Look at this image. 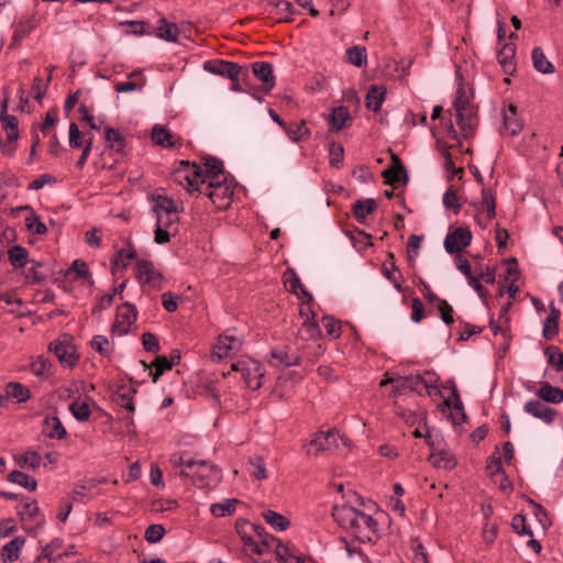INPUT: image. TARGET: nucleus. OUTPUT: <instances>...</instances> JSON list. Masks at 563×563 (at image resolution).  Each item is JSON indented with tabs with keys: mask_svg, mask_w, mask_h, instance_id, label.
<instances>
[{
	"mask_svg": "<svg viewBox=\"0 0 563 563\" xmlns=\"http://www.w3.org/2000/svg\"><path fill=\"white\" fill-rule=\"evenodd\" d=\"M351 122L352 117L349 112V109L344 106L334 108L328 118V123L330 125V130L332 131H341L349 126Z\"/></svg>",
	"mask_w": 563,
	"mask_h": 563,
	"instance_id": "a878e982",
	"label": "nucleus"
},
{
	"mask_svg": "<svg viewBox=\"0 0 563 563\" xmlns=\"http://www.w3.org/2000/svg\"><path fill=\"white\" fill-rule=\"evenodd\" d=\"M7 479L10 483L18 484L30 492L36 490L37 487V482L35 478L18 470L10 472L7 476Z\"/></svg>",
	"mask_w": 563,
	"mask_h": 563,
	"instance_id": "a19ab883",
	"label": "nucleus"
},
{
	"mask_svg": "<svg viewBox=\"0 0 563 563\" xmlns=\"http://www.w3.org/2000/svg\"><path fill=\"white\" fill-rule=\"evenodd\" d=\"M69 410L78 421H87L91 415L86 401L75 400L69 405Z\"/></svg>",
	"mask_w": 563,
	"mask_h": 563,
	"instance_id": "5fc2aeb1",
	"label": "nucleus"
},
{
	"mask_svg": "<svg viewBox=\"0 0 563 563\" xmlns=\"http://www.w3.org/2000/svg\"><path fill=\"white\" fill-rule=\"evenodd\" d=\"M453 106L455 110H463V108H475V106L471 102V99L467 96L465 88L462 85L457 88L455 92Z\"/></svg>",
	"mask_w": 563,
	"mask_h": 563,
	"instance_id": "69168bd1",
	"label": "nucleus"
},
{
	"mask_svg": "<svg viewBox=\"0 0 563 563\" xmlns=\"http://www.w3.org/2000/svg\"><path fill=\"white\" fill-rule=\"evenodd\" d=\"M455 113L463 137H472L478 124L477 108H463V110L456 109Z\"/></svg>",
	"mask_w": 563,
	"mask_h": 563,
	"instance_id": "2eb2a0df",
	"label": "nucleus"
},
{
	"mask_svg": "<svg viewBox=\"0 0 563 563\" xmlns=\"http://www.w3.org/2000/svg\"><path fill=\"white\" fill-rule=\"evenodd\" d=\"M155 200L156 203L153 207V211L156 216H161L162 213L178 212L176 203L167 196L158 195Z\"/></svg>",
	"mask_w": 563,
	"mask_h": 563,
	"instance_id": "3c124183",
	"label": "nucleus"
},
{
	"mask_svg": "<svg viewBox=\"0 0 563 563\" xmlns=\"http://www.w3.org/2000/svg\"><path fill=\"white\" fill-rule=\"evenodd\" d=\"M452 398H453V410L456 411V413H451V418L454 424H461L466 420V415L463 410V404L460 397V394L457 391V388L453 386L452 388Z\"/></svg>",
	"mask_w": 563,
	"mask_h": 563,
	"instance_id": "603ef678",
	"label": "nucleus"
},
{
	"mask_svg": "<svg viewBox=\"0 0 563 563\" xmlns=\"http://www.w3.org/2000/svg\"><path fill=\"white\" fill-rule=\"evenodd\" d=\"M15 464L22 470H37L42 463V456L35 451H26L14 456Z\"/></svg>",
	"mask_w": 563,
	"mask_h": 563,
	"instance_id": "f704fd0d",
	"label": "nucleus"
},
{
	"mask_svg": "<svg viewBox=\"0 0 563 563\" xmlns=\"http://www.w3.org/2000/svg\"><path fill=\"white\" fill-rule=\"evenodd\" d=\"M386 90L377 86H371L366 93V108L376 112L380 109L382 102L384 101Z\"/></svg>",
	"mask_w": 563,
	"mask_h": 563,
	"instance_id": "79ce46f5",
	"label": "nucleus"
},
{
	"mask_svg": "<svg viewBox=\"0 0 563 563\" xmlns=\"http://www.w3.org/2000/svg\"><path fill=\"white\" fill-rule=\"evenodd\" d=\"M25 544V538L18 536L11 541L5 543L0 552V556L3 563H13L19 560L20 552Z\"/></svg>",
	"mask_w": 563,
	"mask_h": 563,
	"instance_id": "b1692460",
	"label": "nucleus"
},
{
	"mask_svg": "<svg viewBox=\"0 0 563 563\" xmlns=\"http://www.w3.org/2000/svg\"><path fill=\"white\" fill-rule=\"evenodd\" d=\"M25 225L33 234L44 235L47 232V227L38 219L34 211L25 218Z\"/></svg>",
	"mask_w": 563,
	"mask_h": 563,
	"instance_id": "13d9d810",
	"label": "nucleus"
},
{
	"mask_svg": "<svg viewBox=\"0 0 563 563\" xmlns=\"http://www.w3.org/2000/svg\"><path fill=\"white\" fill-rule=\"evenodd\" d=\"M179 29L177 24L173 22H168L166 18H161L158 20V25L155 31V35L167 42H178L179 38Z\"/></svg>",
	"mask_w": 563,
	"mask_h": 563,
	"instance_id": "7c9ffc66",
	"label": "nucleus"
},
{
	"mask_svg": "<svg viewBox=\"0 0 563 563\" xmlns=\"http://www.w3.org/2000/svg\"><path fill=\"white\" fill-rule=\"evenodd\" d=\"M152 140L156 145L162 147L173 148L181 145V139L172 134L162 125H154L152 129Z\"/></svg>",
	"mask_w": 563,
	"mask_h": 563,
	"instance_id": "4be33fe9",
	"label": "nucleus"
},
{
	"mask_svg": "<svg viewBox=\"0 0 563 563\" xmlns=\"http://www.w3.org/2000/svg\"><path fill=\"white\" fill-rule=\"evenodd\" d=\"M523 128L521 119L518 117L517 106L509 103L508 111L504 113L503 126L500 133L509 135L518 134Z\"/></svg>",
	"mask_w": 563,
	"mask_h": 563,
	"instance_id": "412c9836",
	"label": "nucleus"
},
{
	"mask_svg": "<svg viewBox=\"0 0 563 563\" xmlns=\"http://www.w3.org/2000/svg\"><path fill=\"white\" fill-rule=\"evenodd\" d=\"M377 208V203L374 199H358L353 206V216L360 223H365L366 216L373 213Z\"/></svg>",
	"mask_w": 563,
	"mask_h": 563,
	"instance_id": "473e14b6",
	"label": "nucleus"
},
{
	"mask_svg": "<svg viewBox=\"0 0 563 563\" xmlns=\"http://www.w3.org/2000/svg\"><path fill=\"white\" fill-rule=\"evenodd\" d=\"M532 62L536 70L541 74H553L555 70L553 64L545 57L541 47L533 48Z\"/></svg>",
	"mask_w": 563,
	"mask_h": 563,
	"instance_id": "ea45409f",
	"label": "nucleus"
},
{
	"mask_svg": "<svg viewBox=\"0 0 563 563\" xmlns=\"http://www.w3.org/2000/svg\"><path fill=\"white\" fill-rule=\"evenodd\" d=\"M194 467L181 468L178 475L189 478L199 488L214 487L221 478L220 470L206 460H195Z\"/></svg>",
	"mask_w": 563,
	"mask_h": 563,
	"instance_id": "7ed1b4c3",
	"label": "nucleus"
},
{
	"mask_svg": "<svg viewBox=\"0 0 563 563\" xmlns=\"http://www.w3.org/2000/svg\"><path fill=\"white\" fill-rule=\"evenodd\" d=\"M43 433L51 439L62 440L67 432L57 416H48L43 421Z\"/></svg>",
	"mask_w": 563,
	"mask_h": 563,
	"instance_id": "c756f323",
	"label": "nucleus"
},
{
	"mask_svg": "<svg viewBox=\"0 0 563 563\" xmlns=\"http://www.w3.org/2000/svg\"><path fill=\"white\" fill-rule=\"evenodd\" d=\"M438 383V376L434 373L426 372L422 375H411L404 378L402 383L399 387H396L397 390H394V395L400 393L399 389L402 390H411L421 394V388L430 389L435 388Z\"/></svg>",
	"mask_w": 563,
	"mask_h": 563,
	"instance_id": "1a4fd4ad",
	"label": "nucleus"
},
{
	"mask_svg": "<svg viewBox=\"0 0 563 563\" xmlns=\"http://www.w3.org/2000/svg\"><path fill=\"white\" fill-rule=\"evenodd\" d=\"M137 278L145 284L154 287L161 288V283L163 280V276L159 272H157L154 267V264L151 261L142 260L136 263Z\"/></svg>",
	"mask_w": 563,
	"mask_h": 563,
	"instance_id": "a211bd4d",
	"label": "nucleus"
},
{
	"mask_svg": "<svg viewBox=\"0 0 563 563\" xmlns=\"http://www.w3.org/2000/svg\"><path fill=\"white\" fill-rule=\"evenodd\" d=\"M263 516L266 522L269 523L275 530L283 531L286 530L289 526V520L276 511L266 510Z\"/></svg>",
	"mask_w": 563,
	"mask_h": 563,
	"instance_id": "864d4df0",
	"label": "nucleus"
},
{
	"mask_svg": "<svg viewBox=\"0 0 563 563\" xmlns=\"http://www.w3.org/2000/svg\"><path fill=\"white\" fill-rule=\"evenodd\" d=\"M284 285L288 291L291 294L298 295V291L300 290L302 297L307 299V302L312 301V295L306 290L300 282V278L298 277L297 273L292 268H287L284 273Z\"/></svg>",
	"mask_w": 563,
	"mask_h": 563,
	"instance_id": "bb28decb",
	"label": "nucleus"
},
{
	"mask_svg": "<svg viewBox=\"0 0 563 563\" xmlns=\"http://www.w3.org/2000/svg\"><path fill=\"white\" fill-rule=\"evenodd\" d=\"M472 241V232L468 228L459 227L450 232L444 240V247L449 254L460 253Z\"/></svg>",
	"mask_w": 563,
	"mask_h": 563,
	"instance_id": "9b49d317",
	"label": "nucleus"
},
{
	"mask_svg": "<svg viewBox=\"0 0 563 563\" xmlns=\"http://www.w3.org/2000/svg\"><path fill=\"white\" fill-rule=\"evenodd\" d=\"M284 131L292 142H300L310 135V130L307 128L305 120L287 124Z\"/></svg>",
	"mask_w": 563,
	"mask_h": 563,
	"instance_id": "4c0bfd02",
	"label": "nucleus"
},
{
	"mask_svg": "<svg viewBox=\"0 0 563 563\" xmlns=\"http://www.w3.org/2000/svg\"><path fill=\"white\" fill-rule=\"evenodd\" d=\"M137 310L135 306L125 302L118 307L115 313V320L112 324V331L120 335L126 334L130 327L136 321Z\"/></svg>",
	"mask_w": 563,
	"mask_h": 563,
	"instance_id": "9d476101",
	"label": "nucleus"
},
{
	"mask_svg": "<svg viewBox=\"0 0 563 563\" xmlns=\"http://www.w3.org/2000/svg\"><path fill=\"white\" fill-rule=\"evenodd\" d=\"M274 550L279 563H303V559L297 553L289 543H283L279 539L274 543L271 551Z\"/></svg>",
	"mask_w": 563,
	"mask_h": 563,
	"instance_id": "5701e85b",
	"label": "nucleus"
},
{
	"mask_svg": "<svg viewBox=\"0 0 563 563\" xmlns=\"http://www.w3.org/2000/svg\"><path fill=\"white\" fill-rule=\"evenodd\" d=\"M544 354L548 357V364L552 366L556 372L563 371V352L555 345H549L544 350Z\"/></svg>",
	"mask_w": 563,
	"mask_h": 563,
	"instance_id": "8fccbe9b",
	"label": "nucleus"
},
{
	"mask_svg": "<svg viewBox=\"0 0 563 563\" xmlns=\"http://www.w3.org/2000/svg\"><path fill=\"white\" fill-rule=\"evenodd\" d=\"M175 178L179 184L186 183L188 191H194L200 185L227 178L223 162L213 156L201 158V164L181 161L180 166L175 170Z\"/></svg>",
	"mask_w": 563,
	"mask_h": 563,
	"instance_id": "f257e3e1",
	"label": "nucleus"
},
{
	"mask_svg": "<svg viewBox=\"0 0 563 563\" xmlns=\"http://www.w3.org/2000/svg\"><path fill=\"white\" fill-rule=\"evenodd\" d=\"M516 54V46L512 43H506L497 53V59L506 74L515 71L514 58Z\"/></svg>",
	"mask_w": 563,
	"mask_h": 563,
	"instance_id": "2f4dec72",
	"label": "nucleus"
},
{
	"mask_svg": "<svg viewBox=\"0 0 563 563\" xmlns=\"http://www.w3.org/2000/svg\"><path fill=\"white\" fill-rule=\"evenodd\" d=\"M178 212L162 213L156 216V230L154 241L157 244H165L169 242L170 236L178 232L179 217Z\"/></svg>",
	"mask_w": 563,
	"mask_h": 563,
	"instance_id": "0eeeda50",
	"label": "nucleus"
},
{
	"mask_svg": "<svg viewBox=\"0 0 563 563\" xmlns=\"http://www.w3.org/2000/svg\"><path fill=\"white\" fill-rule=\"evenodd\" d=\"M322 325L327 331V334L331 339H338L341 335V322L331 316H324L321 319Z\"/></svg>",
	"mask_w": 563,
	"mask_h": 563,
	"instance_id": "4d7b16f0",
	"label": "nucleus"
},
{
	"mask_svg": "<svg viewBox=\"0 0 563 563\" xmlns=\"http://www.w3.org/2000/svg\"><path fill=\"white\" fill-rule=\"evenodd\" d=\"M382 176L384 183L393 188H397L399 184L406 185L409 181L407 170L401 159L395 154L391 155V165L383 170Z\"/></svg>",
	"mask_w": 563,
	"mask_h": 563,
	"instance_id": "f8f14e48",
	"label": "nucleus"
},
{
	"mask_svg": "<svg viewBox=\"0 0 563 563\" xmlns=\"http://www.w3.org/2000/svg\"><path fill=\"white\" fill-rule=\"evenodd\" d=\"M483 203L486 206V216L489 220L496 217V198L489 188L482 189Z\"/></svg>",
	"mask_w": 563,
	"mask_h": 563,
	"instance_id": "052dcab7",
	"label": "nucleus"
},
{
	"mask_svg": "<svg viewBox=\"0 0 563 563\" xmlns=\"http://www.w3.org/2000/svg\"><path fill=\"white\" fill-rule=\"evenodd\" d=\"M135 393L136 390L133 387L122 385L115 393V401L130 412H133L135 410L133 404V396Z\"/></svg>",
	"mask_w": 563,
	"mask_h": 563,
	"instance_id": "58836bf2",
	"label": "nucleus"
},
{
	"mask_svg": "<svg viewBox=\"0 0 563 563\" xmlns=\"http://www.w3.org/2000/svg\"><path fill=\"white\" fill-rule=\"evenodd\" d=\"M194 191L206 195L217 209L224 210L230 207L233 189L227 178L210 181L207 185L196 187Z\"/></svg>",
	"mask_w": 563,
	"mask_h": 563,
	"instance_id": "39448f33",
	"label": "nucleus"
},
{
	"mask_svg": "<svg viewBox=\"0 0 563 563\" xmlns=\"http://www.w3.org/2000/svg\"><path fill=\"white\" fill-rule=\"evenodd\" d=\"M241 346L239 339L232 335H220L212 350V358L221 361L230 356L232 351H238Z\"/></svg>",
	"mask_w": 563,
	"mask_h": 563,
	"instance_id": "6ab92c4d",
	"label": "nucleus"
},
{
	"mask_svg": "<svg viewBox=\"0 0 563 563\" xmlns=\"http://www.w3.org/2000/svg\"><path fill=\"white\" fill-rule=\"evenodd\" d=\"M346 60L356 66L363 67L367 63L366 48L364 46H353L346 51Z\"/></svg>",
	"mask_w": 563,
	"mask_h": 563,
	"instance_id": "09e8293b",
	"label": "nucleus"
},
{
	"mask_svg": "<svg viewBox=\"0 0 563 563\" xmlns=\"http://www.w3.org/2000/svg\"><path fill=\"white\" fill-rule=\"evenodd\" d=\"M8 258L14 268H23L29 261V252L24 246L14 245L8 250Z\"/></svg>",
	"mask_w": 563,
	"mask_h": 563,
	"instance_id": "e433bc0d",
	"label": "nucleus"
},
{
	"mask_svg": "<svg viewBox=\"0 0 563 563\" xmlns=\"http://www.w3.org/2000/svg\"><path fill=\"white\" fill-rule=\"evenodd\" d=\"M332 516L334 520L345 529L358 530L361 528L360 511L351 506H334Z\"/></svg>",
	"mask_w": 563,
	"mask_h": 563,
	"instance_id": "4468645a",
	"label": "nucleus"
},
{
	"mask_svg": "<svg viewBox=\"0 0 563 563\" xmlns=\"http://www.w3.org/2000/svg\"><path fill=\"white\" fill-rule=\"evenodd\" d=\"M203 69L210 74L229 78L231 81L240 79L241 75H247V70L243 69L238 63L229 60L206 62Z\"/></svg>",
	"mask_w": 563,
	"mask_h": 563,
	"instance_id": "6e6552de",
	"label": "nucleus"
},
{
	"mask_svg": "<svg viewBox=\"0 0 563 563\" xmlns=\"http://www.w3.org/2000/svg\"><path fill=\"white\" fill-rule=\"evenodd\" d=\"M435 306L440 312L442 321L448 325L452 324L454 322L452 306L445 299L439 300V303Z\"/></svg>",
	"mask_w": 563,
	"mask_h": 563,
	"instance_id": "774afa93",
	"label": "nucleus"
},
{
	"mask_svg": "<svg viewBox=\"0 0 563 563\" xmlns=\"http://www.w3.org/2000/svg\"><path fill=\"white\" fill-rule=\"evenodd\" d=\"M383 275L394 284V287L398 291L402 289L401 284L404 282V276L395 264V256L393 253L387 254V260L383 264Z\"/></svg>",
	"mask_w": 563,
	"mask_h": 563,
	"instance_id": "cd10ccee",
	"label": "nucleus"
},
{
	"mask_svg": "<svg viewBox=\"0 0 563 563\" xmlns=\"http://www.w3.org/2000/svg\"><path fill=\"white\" fill-rule=\"evenodd\" d=\"M231 368L232 371L241 373L245 385L250 389L256 390L261 388V379L264 376V369L263 365L258 361L252 358L241 360L236 363H233Z\"/></svg>",
	"mask_w": 563,
	"mask_h": 563,
	"instance_id": "423d86ee",
	"label": "nucleus"
},
{
	"mask_svg": "<svg viewBox=\"0 0 563 563\" xmlns=\"http://www.w3.org/2000/svg\"><path fill=\"white\" fill-rule=\"evenodd\" d=\"M525 411L534 418L544 421L548 424L554 422L558 412L555 409L545 406L539 400H530L525 405Z\"/></svg>",
	"mask_w": 563,
	"mask_h": 563,
	"instance_id": "aec40b11",
	"label": "nucleus"
},
{
	"mask_svg": "<svg viewBox=\"0 0 563 563\" xmlns=\"http://www.w3.org/2000/svg\"><path fill=\"white\" fill-rule=\"evenodd\" d=\"M254 76L262 81L261 90L268 93L275 87L273 66L268 62H255L252 64Z\"/></svg>",
	"mask_w": 563,
	"mask_h": 563,
	"instance_id": "dca6fc26",
	"label": "nucleus"
},
{
	"mask_svg": "<svg viewBox=\"0 0 563 563\" xmlns=\"http://www.w3.org/2000/svg\"><path fill=\"white\" fill-rule=\"evenodd\" d=\"M537 396L547 402L560 404L563 401V389L545 382L542 383L541 387L537 390Z\"/></svg>",
	"mask_w": 563,
	"mask_h": 563,
	"instance_id": "72a5a7b5",
	"label": "nucleus"
},
{
	"mask_svg": "<svg viewBox=\"0 0 563 563\" xmlns=\"http://www.w3.org/2000/svg\"><path fill=\"white\" fill-rule=\"evenodd\" d=\"M430 460H432L433 465L437 467L452 470L456 466L455 457L448 451L441 450L438 453L432 452L430 455Z\"/></svg>",
	"mask_w": 563,
	"mask_h": 563,
	"instance_id": "a18cd8bd",
	"label": "nucleus"
},
{
	"mask_svg": "<svg viewBox=\"0 0 563 563\" xmlns=\"http://www.w3.org/2000/svg\"><path fill=\"white\" fill-rule=\"evenodd\" d=\"M136 257V251L131 246L130 250L121 249L115 256L111 260V271L112 274L115 273V269L121 267L125 269L129 265V260H133Z\"/></svg>",
	"mask_w": 563,
	"mask_h": 563,
	"instance_id": "c03bdc74",
	"label": "nucleus"
},
{
	"mask_svg": "<svg viewBox=\"0 0 563 563\" xmlns=\"http://www.w3.org/2000/svg\"><path fill=\"white\" fill-rule=\"evenodd\" d=\"M457 189L454 186H450L443 196V205L446 209H452L455 213H459L461 203L459 202Z\"/></svg>",
	"mask_w": 563,
	"mask_h": 563,
	"instance_id": "6e6d98bb",
	"label": "nucleus"
},
{
	"mask_svg": "<svg viewBox=\"0 0 563 563\" xmlns=\"http://www.w3.org/2000/svg\"><path fill=\"white\" fill-rule=\"evenodd\" d=\"M349 439L344 434H340L335 430H329L327 432L319 431L313 438L303 445V451L309 456H316L320 452L339 449L340 444L347 446Z\"/></svg>",
	"mask_w": 563,
	"mask_h": 563,
	"instance_id": "20e7f679",
	"label": "nucleus"
},
{
	"mask_svg": "<svg viewBox=\"0 0 563 563\" xmlns=\"http://www.w3.org/2000/svg\"><path fill=\"white\" fill-rule=\"evenodd\" d=\"M249 473L256 479L262 481L267 477L265 463L262 456L253 455L249 459Z\"/></svg>",
	"mask_w": 563,
	"mask_h": 563,
	"instance_id": "49530a36",
	"label": "nucleus"
},
{
	"mask_svg": "<svg viewBox=\"0 0 563 563\" xmlns=\"http://www.w3.org/2000/svg\"><path fill=\"white\" fill-rule=\"evenodd\" d=\"M165 534V528L162 525H150L145 532L144 538L150 543L159 542Z\"/></svg>",
	"mask_w": 563,
	"mask_h": 563,
	"instance_id": "338daca9",
	"label": "nucleus"
},
{
	"mask_svg": "<svg viewBox=\"0 0 563 563\" xmlns=\"http://www.w3.org/2000/svg\"><path fill=\"white\" fill-rule=\"evenodd\" d=\"M63 545V540L59 538L53 539L49 543L42 548V554L36 560L38 561L41 558L46 559L48 562H54L59 558L54 556V552L60 549Z\"/></svg>",
	"mask_w": 563,
	"mask_h": 563,
	"instance_id": "680f3d73",
	"label": "nucleus"
},
{
	"mask_svg": "<svg viewBox=\"0 0 563 563\" xmlns=\"http://www.w3.org/2000/svg\"><path fill=\"white\" fill-rule=\"evenodd\" d=\"M7 398L14 399L18 404L25 402L31 398V391L21 383L11 382L5 387Z\"/></svg>",
	"mask_w": 563,
	"mask_h": 563,
	"instance_id": "c9c22d12",
	"label": "nucleus"
},
{
	"mask_svg": "<svg viewBox=\"0 0 563 563\" xmlns=\"http://www.w3.org/2000/svg\"><path fill=\"white\" fill-rule=\"evenodd\" d=\"M453 106L455 110H463V108H475V106L471 102V99L467 96L465 88L462 85L457 88L455 92Z\"/></svg>",
	"mask_w": 563,
	"mask_h": 563,
	"instance_id": "0e129e2a",
	"label": "nucleus"
},
{
	"mask_svg": "<svg viewBox=\"0 0 563 563\" xmlns=\"http://www.w3.org/2000/svg\"><path fill=\"white\" fill-rule=\"evenodd\" d=\"M152 366L155 368L153 373V382H157L164 372L172 369L173 362H168V357L158 355L153 361Z\"/></svg>",
	"mask_w": 563,
	"mask_h": 563,
	"instance_id": "bf43d9fd",
	"label": "nucleus"
},
{
	"mask_svg": "<svg viewBox=\"0 0 563 563\" xmlns=\"http://www.w3.org/2000/svg\"><path fill=\"white\" fill-rule=\"evenodd\" d=\"M300 356L288 346L275 349L271 352L269 364L276 367H290L300 364Z\"/></svg>",
	"mask_w": 563,
	"mask_h": 563,
	"instance_id": "f3484780",
	"label": "nucleus"
},
{
	"mask_svg": "<svg viewBox=\"0 0 563 563\" xmlns=\"http://www.w3.org/2000/svg\"><path fill=\"white\" fill-rule=\"evenodd\" d=\"M238 504V499H224L222 503L212 504L210 507V511L216 517L230 516L235 511V506Z\"/></svg>",
	"mask_w": 563,
	"mask_h": 563,
	"instance_id": "de8ad7c7",
	"label": "nucleus"
},
{
	"mask_svg": "<svg viewBox=\"0 0 563 563\" xmlns=\"http://www.w3.org/2000/svg\"><path fill=\"white\" fill-rule=\"evenodd\" d=\"M104 139L106 142L109 144V147L113 150L117 154L120 156H124L125 153V146L126 141L125 137L122 135V133L114 128L107 126L104 130Z\"/></svg>",
	"mask_w": 563,
	"mask_h": 563,
	"instance_id": "c85d7f7f",
	"label": "nucleus"
},
{
	"mask_svg": "<svg viewBox=\"0 0 563 563\" xmlns=\"http://www.w3.org/2000/svg\"><path fill=\"white\" fill-rule=\"evenodd\" d=\"M437 147H438L440 154L442 155V157L444 158V167H445V169L452 172V177L456 173H459V172L462 173L463 172L462 168L456 169L455 166H454L453 158H452V155L450 153V147L451 146H448L446 144H442L440 141H438Z\"/></svg>",
	"mask_w": 563,
	"mask_h": 563,
	"instance_id": "e2e57ef3",
	"label": "nucleus"
},
{
	"mask_svg": "<svg viewBox=\"0 0 563 563\" xmlns=\"http://www.w3.org/2000/svg\"><path fill=\"white\" fill-rule=\"evenodd\" d=\"M316 314L312 313L311 318H307L299 330V335L303 340H314L320 338L321 329L314 320Z\"/></svg>",
	"mask_w": 563,
	"mask_h": 563,
	"instance_id": "37998d69",
	"label": "nucleus"
},
{
	"mask_svg": "<svg viewBox=\"0 0 563 563\" xmlns=\"http://www.w3.org/2000/svg\"><path fill=\"white\" fill-rule=\"evenodd\" d=\"M236 533L241 537L252 552L263 555L271 552L277 538L268 534L261 525L252 523L245 519H239L235 523Z\"/></svg>",
	"mask_w": 563,
	"mask_h": 563,
	"instance_id": "f03ea898",
	"label": "nucleus"
},
{
	"mask_svg": "<svg viewBox=\"0 0 563 563\" xmlns=\"http://www.w3.org/2000/svg\"><path fill=\"white\" fill-rule=\"evenodd\" d=\"M8 102L9 99L7 97L1 102L0 121L5 131V135L13 139L14 136H20L19 120L16 117L8 113Z\"/></svg>",
	"mask_w": 563,
	"mask_h": 563,
	"instance_id": "393cba45",
	"label": "nucleus"
},
{
	"mask_svg": "<svg viewBox=\"0 0 563 563\" xmlns=\"http://www.w3.org/2000/svg\"><path fill=\"white\" fill-rule=\"evenodd\" d=\"M49 351L55 354L64 366L74 367L79 358L75 345L67 339L52 342L49 344Z\"/></svg>",
	"mask_w": 563,
	"mask_h": 563,
	"instance_id": "ddd939ff",
	"label": "nucleus"
}]
</instances>
